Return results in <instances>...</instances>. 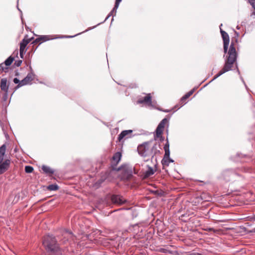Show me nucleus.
<instances>
[{"instance_id": "1", "label": "nucleus", "mask_w": 255, "mask_h": 255, "mask_svg": "<svg viewBox=\"0 0 255 255\" xmlns=\"http://www.w3.org/2000/svg\"><path fill=\"white\" fill-rule=\"evenodd\" d=\"M220 32L224 43V51L227 53L226 57L225 62L223 68L215 76L214 79H216L224 73L229 71L232 69L234 64L236 63L238 54L235 46V42H237V39L235 41H232L229 50L228 51V46L230 42V38L228 34L220 28Z\"/></svg>"}, {"instance_id": "2", "label": "nucleus", "mask_w": 255, "mask_h": 255, "mask_svg": "<svg viewBox=\"0 0 255 255\" xmlns=\"http://www.w3.org/2000/svg\"><path fill=\"white\" fill-rule=\"evenodd\" d=\"M137 151L140 155L144 157H153L159 152L157 145L154 144L151 146L150 142H146L137 147Z\"/></svg>"}, {"instance_id": "3", "label": "nucleus", "mask_w": 255, "mask_h": 255, "mask_svg": "<svg viewBox=\"0 0 255 255\" xmlns=\"http://www.w3.org/2000/svg\"><path fill=\"white\" fill-rule=\"evenodd\" d=\"M43 245L46 250L51 255L58 253L59 248L54 237L50 235L44 237Z\"/></svg>"}, {"instance_id": "4", "label": "nucleus", "mask_w": 255, "mask_h": 255, "mask_svg": "<svg viewBox=\"0 0 255 255\" xmlns=\"http://www.w3.org/2000/svg\"><path fill=\"white\" fill-rule=\"evenodd\" d=\"M5 149L6 147L4 144L0 147V174L3 173L8 169L10 163L9 159H6L2 162Z\"/></svg>"}, {"instance_id": "5", "label": "nucleus", "mask_w": 255, "mask_h": 255, "mask_svg": "<svg viewBox=\"0 0 255 255\" xmlns=\"http://www.w3.org/2000/svg\"><path fill=\"white\" fill-rule=\"evenodd\" d=\"M167 122L168 121L167 119L164 118L160 122L156 129L155 135L154 136L155 138L158 137L162 138L161 135L163 133L165 126L167 124Z\"/></svg>"}, {"instance_id": "6", "label": "nucleus", "mask_w": 255, "mask_h": 255, "mask_svg": "<svg viewBox=\"0 0 255 255\" xmlns=\"http://www.w3.org/2000/svg\"><path fill=\"white\" fill-rule=\"evenodd\" d=\"M33 74L32 73H29L27 76L20 81V85H17L15 89H17L20 87L30 84L31 82L33 80Z\"/></svg>"}, {"instance_id": "7", "label": "nucleus", "mask_w": 255, "mask_h": 255, "mask_svg": "<svg viewBox=\"0 0 255 255\" xmlns=\"http://www.w3.org/2000/svg\"><path fill=\"white\" fill-rule=\"evenodd\" d=\"M30 39L26 38L25 37L20 43L19 55L21 58H23V55L25 52V47L30 42Z\"/></svg>"}, {"instance_id": "8", "label": "nucleus", "mask_w": 255, "mask_h": 255, "mask_svg": "<svg viewBox=\"0 0 255 255\" xmlns=\"http://www.w3.org/2000/svg\"><path fill=\"white\" fill-rule=\"evenodd\" d=\"M112 202L115 204L122 205L126 202V200L120 195H114L111 197Z\"/></svg>"}, {"instance_id": "9", "label": "nucleus", "mask_w": 255, "mask_h": 255, "mask_svg": "<svg viewBox=\"0 0 255 255\" xmlns=\"http://www.w3.org/2000/svg\"><path fill=\"white\" fill-rule=\"evenodd\" d=\"M137 102L138 104H146L148 105H151L152 104V100L150 94H148L144 98L138 99Z\"/></svg>"}, {"instance_id": "10", "label": "nucleus", "mask_w": 255, "mask_h": 255, "mask_svg": "<svg viewBox=\"0 0 255 255\" xmlns=\"http://www.w3.org/2000/svg\"><path fill=\"white\" fill-rule=\"evenodd\" d=\"M132 132V130H126L122 131L119 135L118 140L120 141L124 137L128 138L130 137V136H128V134H130Z\"/></svg>"}, {"instance_id": "11", "label": "nucleus", "mask_w": 255, "mask_h": 255, "mask_svg": "<svg viewBox=\"0 0 255 255\" xmlns=\"http://www.w3.org/2000/svg\"><path fill=\"white\" fill-rule=\"evenodd\" d=\"M0 87L2 91L5 93L7 92L8 86L7 85V79L6 78H3L1 79Z\"/></svg>"}, {"instance_id": "12", "label": "nucleus", "mask_w": 255, "mask_h": 255, "mask_svg": "<svg viewBox=\"0 0 255 255\" xmlns=\"http://www.w3.org/2000/svg\"><path fill=\"white\" fill-rule=\"evenodd\" d=\"M122 0H116L115 6H114L113 9H112V10L109 14L107 18H108L110 16L113 15L114 13H115V15H116L117 10L119 6L120 3L121 2Z\"/></svg>"}, {"instance_id": "13", "label": "nucleus", "mask_w": 255, "mask_h": 255, "mask_svg": "<svg viewBox=\"0 0 255 255\" xmlns=\"http://www.w3.org/2000/svg\"><path fill=\"white\" fill-rule=\"evenodd\" d=\"M174 162V160L171 159L169 156H168V157H166V156H164L161 161L162 164L163 166H168L170 162Z\"/></svg>"}, {"instance_id": "14", "label": "nucleus", "mask_w": 255, "mask_h": 255, "mask_svg": "<svg viewBox=\"0 0 255 255\" xmlns=\"http://www.w3.org/2000/svg\"><path fill=\"white\" fill-rule=\"evenodd\" d=\"M121 157V153L119 152H117L113 155L112 159L113 161L117 164L120 161Z\"/></svg>"}, {"instance_id": "15", "label": "nucleus", "mask_w": 255, "mask_h": 255, "mask_svg": "<svg viewBox=\"0 0 255 255\" xmlns=\"http://www.w3.org/2000/svg\"><path fill=\"white\" fill-rule=\"evenodd\" d=\"M154 173V171L151 167L148 166L147 170L144 173V177L147 178L151 175H152Z\"/></svg>"}, {"instance_id": "16", "label": "nucleus", "mask_w": 255, "mask_h": 255, "mask_svg": "<svg viewBox=\"0 0 255 255\" xmlns=\"http://www.w3.org/2000/svg\"><path fill=\"white\" fill-rule=\"evenodd\" d=\"M42 170L44 172L47 174H53L54 171L49 166L46 165H43L42 166Z\"/></svg>"}, {"instance_id": "17", "label": "nucleus", "mask_w": 255, "mask_h": 255, "mask_svg": "<svg viewBox=\"0 0 255 255\" xmlns=\"http://www.w3.org/2000/svg\"><path fill=\"white\" fill-rule=\"evenodd\" d=\"M164 149L165 151V154L164 156L168 157V156H170L169 144L168 141H167V142L166 143L164 146Z\"/></svg>"}, {"instance_id": "18", "label": "nucleus", "mask_w": 255, "mask_h": 255, "mask_svg": "<svg viewBox=\"0 0 255 255\" xmlns=\"http://www.w3.org/2000/svg\"><path fill=\"white\" fill-rule=\"evenodd\" d=\"M9 67L4 64V63L0 64V70L1 72L6 73L9 70Z\"/></svg>"}, {"instance_id": "19", "label": "nucleus", "mask_w": 255, "mask_h": 255, "mask_svg": "<svg viewBox=\"0 0 255 255\" xmlns=\"http://www.w3.org/2000/svg\"><path fill=\"white\" fill-rule=\"evenodd\" d=\"M13 60H14V58L11 56H9L8 58H7L5 60V61L3 63H4L5 65H6V66H8L9 67L11 64V63H12Z\"/></svg>"}, {"instance_id": "20", "label": "nucleus", "mask_w": 255, "mask_h": 255, "mask_svg": "<svg viewBox=\"0 0 255 255\" xmlns=\"http://www.w3.org/2000/svg\"><path fill=\"white\" fill-rule=\"evenodd\" d=\"M194 92L193 90H191L186 93L181 99V101L182 102H183L184 101L186 100L187 98H188L190 96H191Z\"/></svg>"}, {"instance_id": "21", "label": "nucleus", "mask_w": 255, "mask_h": 255, "mask_svg": "<svg viewBox=\"0 0 255 255\" xmlns=\"http://www.w3.org/2000/svg\"><path fill=\"white\" fill-rule=\"evenodd\" d=\"M47 189L50 191H55L58 189V186L57 184H51L47 187Z\"/></svg>"}, {"instance_id": "22", "label": "nucleus", "mask_w": 255, "mask_h": 255, "mask_svg": "<svg viewBox=\"0 0 255 255\" xmlns=\"http://www.w3.org/2000/svg\"><path fill=\"white\" fill-rule=\"evenodd\" d=\"M48 38L46 36H43L42 37H40L39 38H36L35 40V42H39V41H41V42H43V41H46L48 40Z\"/></svg>"}, {"instance_id": "23", "label": "nucleus", "mask_w": 255, "mask_h": 255, "mask_svg": "<svg viewBox=\"0 0 255 255\" xmlns=\"http://www.w3.org/2000/svg\"><path fill=\"white\" fill-rule=\"evenodd\" d=\"M33 171V168L31 166H26L25 167V171L27 173L32 172Z\"/></svg>"}, {"instance_id": "24", "label": "nucleus", "mask_w": 255, "mask_h": 255, "mask_svg": "<svg viewBox=\"0 0 255 255\" xmlns=\"http://www.w3.org/2000/svg\"><path fill=\"white\" fill-rule=\"evenodd\" d=\"M64 237H72V234L71 232L69 231H65L64 233Z\"/></svg>"}, {"instance_id": "25", "label": "nucleus", "mask_w": 255, "mask_h": 255, "mask_svg": "<svg viewBox=\"0 0 255 255\" xmlns=\"http://www.w3.org/2000/svg\"><path fill=\"white\" fill-rule=\"evenodd\" d=\"M248 1L253 8L255 10V0H248Z\"/></svg>"}, {"instance_id": "26", "label": "nucleus", "mask_w": 255, "mask_h": 255, "mask_svg": "<svg viewBox=\"0 0 255 255\" xmlns=\"http://www.w3.org/2000/svg\"><path fill=\"white\" fill-rule=\"evenodd\" d=\"M206 230L208 231H213V232H214L215 233H218L219 232V230H215L214 229L211 228H207V229H206Z\"/></svg>"}, {"instance_id": "27", "label": "nucleus", "mask_w": 255, "mask_h": 255, "mask_svg": "<svg viewBox=\"0 0 255 255\" xmlns=\"http://www.w3.org/2000/svg\"><path fill=\"white\" fill-rule=\"evenodd\" d=\"M13 81L15 84H17V85H20L21 81H19V79H18L17 78H14L13 79Z\"/></svg>"}, {"instance_id": "28", "label": "nucleus", "mask_w": 255, "mask_h": 255, "mask_svg": "<svg viewBox=\"0 0 255 255\" xmlns=\"http://www.w3.org/2000/svg\"><path fill=\"white\" fill-rule=\"evenodd\" d=\"M190 255H203L201 254L198 253H192L190 254Z\"/></svg>"}, {"instance_id": "29", "label": "nucleus", "mask_w": 255, "mask_h": 255, "mask_svg": "<svg viewBox=\"0 0 255 255\" xmlns=\"http://www.w3.org/2000/svg\"><path fill=\"white\" fill-rule=\"evenodd\" d=\"M21 63H22V61L19 60L17 62L16 65L17 66H19L21 65Z\"/></svg>"}, {"instance_id": "30", "label": "nucleus", "mask_w": 255, "mask_h": 255, "mask_svg": "<svg viewBox=\"0 0 255 255\" xmlns=\"http://www.w3.org/2000/svg\"><path fill=\"white\" fill-rule=\"evenodd\" d=\"M253 15H255V11H253L252 14H251V16H253Z\"/></svg>"}, {"instance_id": "31", "label": "nucleus", "mask_w": 255, "mask_h": 255, "mask_svg": "<svg viewBox=\"0 0 255 255\" xmlns=\"http://www.w3.org/2000/svg\"><path fill=\"white\" fill-rule=\"evenodd\" d=\"M254 220H255V215L252 218Z\"/></svg>"}]
</instances>
